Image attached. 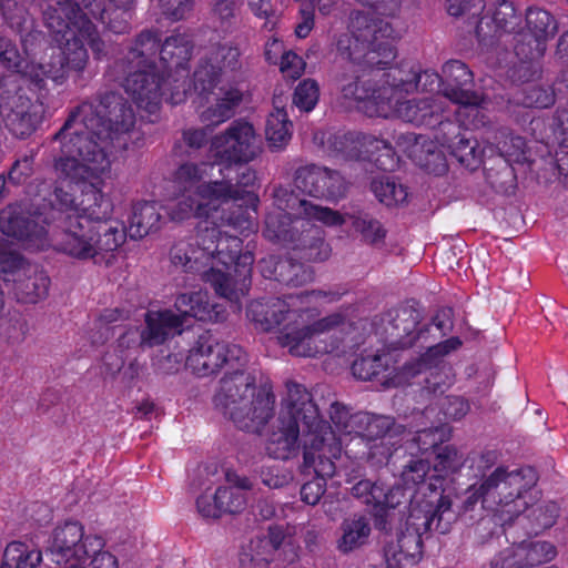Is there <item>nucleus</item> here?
I'll return each mask as SVG.
<instances>
[{
  "instance_id": "28",
  "label": "nucleus",
  "mask_w": 568,
  "mask_h": 568,
  "mask_svg": "<svg viewBox=\"0 0 568 568\" xmlns=\"http://www.w3.org/2000/svg\"><path fill=\"white\" fill-rule=\"evenodd\" d=\"M42 104L33 102L24 94H14L4 116L8 131L18 139L29 138L42 122Z\"/></svg>"
},
{
  "instance_id": "51",
  "label": "nucleus",
  "mask_w": 568,
  "mask_h": 568,
  "mask_svg": "<svg viewBox=\"0 0 568 568\" xmlns=\"http://www.w3.org/2000/svg\"><path fill=\"white\" fill-rule=\"evenodd\" d=\"M292 122L285 109L276 108L266 120L265 134L272 149L284 148L292 136Z\"/></svg>"
},
{
  "instance_id": "44",
  "label": "nucleus",
  "mask_w": 568,
  "mask_h": 568,
  "mask_svg": "<svg viewBox=\"0 0 568 568\" xmlns=\"http://www.w3.org/2000/svg\"><path fill=\"white\" fill-rule=\"evenodd\" d=\"M230 171L221 174L222 180L203 182L199 185L196 197L203 203L210 205V215L222 204H229L231 200H239L242 194L240 190L234 187L233 179L229 178Z\"/></svg>"
},
{
  "instance_id": "20",
  "label": "nucleus",
  "mask_w": 568,
  "mask_h": 568,
  "mask_svg": "<svg viewBox=\"0 0 568 568\" xmlns=\"http://www.w3.org/2000/svg\"><path fill=\"white\" fill-rule=\"evenodd\" d=\"M207 105L200 112V120L206 126H217L232 119L244 99V92L236 82L217 83L210 90L194 88Z\"/></svg>"
},
{
  "instance_id": "3",
  "label": "nucleus",
  "mask_w": 568,
  "mask_h": 568,
  "mask_svg": "<svg viewBox=\"0 0 568 568\" xmlns=\"http://www.w3.org/2000/svg\"><path fill=\"white\" fill-rule=\"evenodd\" d=\"M430 465L424 459H413L402 471L404 487L387 486L382 481L361 479L351 488L356 499L376 510L383 517L386 510L396 508L408 495V499L425 513V529L446 534L454 517L452 498L445 494L446 477L440 474L428 475Z\"/></svg>"
},
{
  "instance_id": "41",
  "label": "nucleus",
  "mask_w": 568,
  "mask_h": 568,
  "mask_svg": "<svg viewBox=\"0 0 568 568\" xmlns=\"http://www.w3.org/2000/svg\"><path fill=\"white\" fill-rule=\"evenodd\" d=\"M161 213L156 201H139L132 206L128 232L131 239H143L160 229Z\"/></svg>"
},
{
  "instance_id": "2",
  "label": "nucleus",
  "mask_w": 568,
  "mask_h": 568,
  "mask_svg": "<svg viewBox=\"0 0 568 568\" xmlns=\"http://www.w3.org/2000/svg\"><path fill=\"white\" fill-rule=\"evenodd\" d=\"M242 246L237 235L212 223L199 226L194 236L174 242L169 257L176 270L200 275L219 296L237 301L250 291L254 264V254Z\"/></svg>"
},
{
  "instance_id": "27",
  "label": "nucleus",
  "mask_w": 568,
  "mask_h": 568,
  "mask_svg": "<svg viewBox=\"0 0 568 568\" xmlns=\"http://www.w3.org/2000/svg\"><path fill=\"white\" fill-rule=\"evenodd\" d=\"M260 271L264 278L276 281L285 286H303L314 278L312 266L297 262L292 256L270 255L260 261Z\"/></svg>"
},
{
  "instance_id": "5",
  "label": "nucleus",
  "mask_w": 568,
  "mask_h": 568,
  "mask_svg": "<svg viewBox=\"0 0 568 568\" xmlns=\"http://www.w3.org/2000/svg\"><path fill=\"white\" fill-rule=\"evenodd\" d=\"M287 395L282 402L278 425L273 429L265 443L266 454L274 459L287 460L298 448L302 433L303 453L308 439L323 442L321 450L331 442H336L332 425L320 416L317 405L305 386L296 382L286 383Z\"/></svg>"
},
{
  "instance_id": "62",
  "label": "nucleus",
  "mask_w": 568,
  "mask_h": 568,
  "mask_svg": "<svg viewBox=\"0 0 568 568\" xmlns=\"http://www.w3.org/2000/svg\"><path fill=\"white\" fill-rule=\"evenodd\" d=\"M320 100V85L316 80H302L293 92V104L303 112H311Z\"/></svg>"
},
{
  "instance_id": "26",
  "label": "nucleus",
  "mask_w": 568,
  "mask_h": 568,
  "mask_svg": "<svg viewBox=\"0 0 568 568\" xmlns=\"http://www.w3.org/2000/svg\"><path fill=\"white\" fill-rule=\"evenodd\" d=\"M0 231L19 241L43 244L48 237L47 226L18 205L0 210Z\"/></svg>"
},
{
  "instance_id": "1",
  "label": "nucleus",
  "mask_w": 568,
  "mask_h": 568,
  "mask_svg": "<svg viewBox=\"0 0 568 568\" xmlns=\"http://www.w3.org/2000/svg\"><path fill=\"white\" fill-rule=\"evenodd\" d=\"M135 124L132 105L120 93L105 91L70 111L52 136L61 144L55 169L74 183H81L78 214L90 223L111 217L113 203L103 192V178L111 172V156L125 150V135Z\"/></svg>"
},
{
  "instance_id": "31",
  "label": "nucleus",
  "mask_w": 568,
  "mask_h": 568,
  "mask_svg": "<svg viewBox=\"0 0 568 568\" xmlns=\"http://www.w3.org/2000/svg\"><path fill=\"white\" fill-rule=\"evenodd\" d=\"M426 136L415 132L400 133L396 136V144L408 158L416 162L426 172L443 175L447 172L446 160L443 154L428 145L425 149Z\"/></svg>"
},
{
  "instance_id": "48",
  "label": "nucleus",
  "mask_w": 568,
  "mask_h": 568,
  "mask_svg": "<svg viewBox=\"0 0 568 568\" xmlns=\"http://www.w3.org/2000/svg\"><path fill=\"white\" fill-rule=\"evenodd\" d=\"M385 75L387 78L386 83L392 87L395 93H412L418 90L423 75L438 79L437 74H428L427 71L422 73L419 67L406 63L390 68Z\"/></svg>"
},
{
  "instance_id": "45",
  "label": "nucleus",
  "mask_w": 568,
  "mask_h": 568,
  "mask_svg": "<svg viewBox=\"0 0 568 568\" xmlns=\"http://www.w3.org/2000/svg\"><path fill=\"white\" fill-rule=\"evenodd\" d=\"M352 374L361 381H381L383 385L388 386V377L392 374L389 366V356L387 354L361 355L352 364Z\"/></svg>"
},
{
  "instance_id": "55",
  "label": "nucleus",
  "mask_w": 568,
  "mask_h": 568,
  "mask_svg": "<svg viewBox=\"0 0 568 568\" xmlns=\"http://www.w3.org/2000/svg\"><path fill=\"white\" fill-rule=\"evenodd\" d=\"M172 221L182 222L190 217H210V205L203 204L194 194H181V197L168 207Z\"/></svg>"
},
{
  "instance_id": "40",
  "label": "nucleus",
  "mask_w": 568,
  "mask_h": 568,
  "mask_svg": "<svg viewBox=\"0 0 568 568\" xmlns=\"http://www.w3.org/2000/svg\"><path fill=\"white\" fill-rule=\"evenodd\" d=\"M462 346L463 341L458 336H452L435 345H429L419 357L405 363L403 372L405 375L414 377L426 369L436 368L444 357L458 351Z\"/></svg>"
},
{
  "instance_id": "16",
  "label": "nucleus",
  "mask_w": 568,
  "mask_h": 568,
  "mask_svg": "<svg viewBox=\"0 0 568 568\" xmlns=\"http://www.w3.org/2000/svg\"><path fill=\"white\" fill-rule=\"evenodd\" d=\"M321 444L323 445V442L315 438L308 439L304 452L303 470H312L315 477L303 484L300 494L302 501L311 506H315L325 494L326 479L335 475V460L342 456L339 440L331 442L323 450L318 448Z\"/></svg>"
},
{
  "instance_id": "58",
  "label": "nucleus",
  "mask_w": 568,
  "mask_h": 568,
  "mask_svg": "<svg viewBox=\"0 0 568 568\" xmlns=\"http://www.w3.org/2000/svg\"><path fill=\"white\" fill-rule=\"evenodd\" d=\"M62 41H65V49L59 54L63 58L67 72H83L89 61L88 50L83 43V41L87 40L77 31L71 38L67 37L65 39H62Z\"/></svg>"
},
{
  "instance_id": "46",
  "label": "nucleus",
  "mask_w": 568,
  "mask_h": 568,
  "mask_svg": "<svg viewBox=\"0 0 568 568\" xmlns=\"http://www.w3.org/2000/svg\"><path fill=\"white\" fill-rule=\"evenodd\" d=\"M213 168L211 163L201 162H183L172 174V182L175 190L180 194L192 193L196 195L199 185H202L204 178L207 175V168Z\"/></svg>"
},
{
  "instance_id": "8",
  "label": "nucleus",
  "mask_w": 568,
  "mask_h": 568,
  "mask_svg": "<svg viewBox=\"0 0 568 568\" xmlns=\"http://www.w3.org/2000/svg\"><path fill=\"white\" fill-rule=\"evenodd\" d=\"M172 310H149L144 314L145 326L141 331V342L148 347L162 345L170 336L181 334L187 317L201 322H223L226 318V310L223 305L213 303L206 291L181 293L174 301Z\"/></svg>"
},
{
  "instance_id": "42",
  "label": "nucleus",
  "mask_w": 568,
  "mask_h": 568,
  "mask_svg": "<svg viewBox=\"0 0 568 568\" xmlns=\"http://www.w3.org/2000/svg\"><path fill=\"white\" fill-rule=\"evenodd\" d=\"M447 150L463 166L470 171H475L483 164L486 179L493 186L496 185L497 179H495L494 168L488 166V163L484 161L483 150L479 148L476 139L468 136V133H466Z\"/></svg>"
},
{
  "instance_id": "19",
  "label": "nucleus",
  "mask_w": 568,
  "mask_h": 568,
  "mask_svg": "<svg viewBox=\"0 0 568 568\" xmlns=\"http://www.w3.org/2000/svg\"><path fill=\"white\" fill-rule=\"evenodd\" d=\"M294 185L305 195L326 201H337L346 193L345 180L338 171L316 164L297 168Z\"/></svg>"
},
{
  "instance_id": "13",
  "label": "nucleus",
  "mask_w": 568,
  "mask_h": 568,
  "mask_svg": "<svg viewBox=\"0 0 568 568\" xmlns=\"http://www.w3.org/2000/svg\"><path fill=\"white\" fill-rule=\"evenodd\" d=\"M558 21L547 9L529 6L525 10V27L514 36V52L524 63L540 61L548 41L558 32Z\"/></svg>"
},
{
  "instance_id": "33",
  "label": "nucleus",
  "mask_w": 568,
  "mask_h": 568,
  "mask_svg": "<svg viewBox=\"0 0 568 568\" xmlns=\"http://www.w3.org/2000/svg\"><path fill=\"white\" fill-rule=\"evenodd\" d=\"M444 99L425 98L395 101L394 112L405 122L426 129L434 128L443 116Z\"/></svg>"
},
{
  "instance_id": "14",
  "label": "nucleus",
  "mask_w": 568,
  "mask_h": 568,
  "mask_svg": "<svg viewBox=\"0 0 568 568\" xmlns=\"http://www.w3.org/2000/svg\"><path fill=\"white\" fill-rule=\"evenodd\" d=\"M104 539L99 535H85L83 526L75 520H68L58 526L49 546L51 560L67 568H85L90 551L104 548Z\"/></svg>"
},
{
  "instance_id": "4",
  "label": "nucleus",
  "mask_w": 568,
  "mask_h": 568,
  "mask_svg": "<svg viewBox=\"0 0 568 568\" xmlns=\"http://www.w3.org/2000/svg\"><path fill=\"white\" fill-rule=\"evenodd\" d=\"M538 476L532 467H521L507 471L497 467L483 483V507L493 511L506 526L515 519L525 521L534 517L529 534L538 535L555 524V515L549 513L548 506L534 505L532 490Z\"/></svg>"
},
{
  "instance_id": "30",
  "label": "nucleus",
  "mask_w": 568,
  "mask_h": 568,
  "mask_svg": "<svg viewBox=\"0 0 568 568\" xmlns=\"http://www.w3.org/2000/svg\"><path fill=\"white\" fill-rule=\"evenodd\" d=\"M84 9L109 31L122 34L130 29L135 0H81Z\"/></svg>"
},
{
  "instance_id": "39",
  "label": "nucleus",
  "mask_w": 568,
  "mask_h": 568,
  "mask_svg": "<svg viewBox=\"0 0 568 568\" xmlns=\"http://www.w3.org/2000/svg\"><path fill=\"white\" fill-rule=\"evenodd\" d=\"M530 130L540 143L547 146L558 144L568 149V109L557 108L548 124L544 119H532Z\"/></svg>"
},
{
  "instance_id": "29",
  "label": "nucleus",
  "mask_w": 568,
  "mask_h": 568,
  "mask_svg": "<svg viewBox=\"0 0 568 568\" xmlns=\"http://www.w3.org/2000/svg\"><path fill=\"white\" fill-rule=\"evenodd\" d=\"M418 325V313L412 308L389 310L382 317L384 343L392 351L414 346L412 333Z\"/></svg>"
},
{
  "instance_id": "63",
  "label": "nucleus",
  "mask_w": 568,
  "mask_h": 568,
  "mask_svg": "<svg viewBox=\"0 0 568 568\" xmlns=\"http://www.w3.org/2000/svg\"><path fill=\"white\" fill-rule=\"evenodd\" d=\"M463 454L453 445L439 446L436 449V463L434 465L435 473L454 474L457 473L465 464Z\"/></svg>"
},
{
  "instance_id": "25",
  "label": "nucleus",
  "mask_w": 568,
  "mask_h": 568,
  "mask_svg": "<svg viewBox=\"0 0 568 568\" xmlns=\"http://www.w3.org/2000/svg\"><path fill=\"white\" fill-rule=\"evenodd\" d=\"M362 34L367 41L366 61L378 70H385L396 58L395 41L398 38L393 26L378 19L368 24Z\"/></svg>"
},
{
  "instance_id": "50",
  "label": "nucleus",
  "mask_w": 568,
  "mask_h": 568,
  "mask_svg": "<svg viewBox=\"0 0 568 568\" xmlns=\"http://www.w3.org/2000/svg\"><path fill=\"white\" fill-rule=\"evenodd\" d=\"M67 67L60 54L51 55L50 61L45 63L30 62L26 70V77L39 89L44 87L45 80L50 79L57 84H61L68 77Z\"/></svg>"
},
{
  "instance_id": "9",
  "label": "nucleus",
  "mask_w": 568,
  "mask_h": 568,
  "mask_svg": "<svg viewBox=\"0 0 568 568\" xmlns=\"http://www.w3.org/2000/svg\"><path fill=\"white\" fill-rule=\"evenodd\" d=\"M263 235L267 241L293 251L296 257L306 262H324L332 253L321 226L288 212L267 214Z\"/></svg>"
},
{
  "instance_id": "10",
  "label": "nucleus",
  "mask_w": 568,
  "mask_h": 568,
  "mask_svg": "<svg viewBox=\"0 0 568 568\" xmlns=\"http://www.w3.org/2000/svg\"><path fill=\"white\" fill-rule=\"evenodd\" d=\"M248 364V355L236 344L220 342L210 331L202 332L193 342L185 358V366L197 377L240 369Z\"/></svg>"
},
{
  "instance_id": "60",
  "label": "nucleus",
  "mask_w": 568,
  "mask_h": 568,
  "mask_svg": "<svg viewBox=\"0 0 568 568\" xmlns=\"http://www.w3.org/2000/svg\"><path fill=\"white\" fill-rule=\"evenodd\" d=\"M372 191L377 200L386 206L403 204L408 196L407 187L397 184L389 178L374 179Z\"/></svg>"
},
{
  "instance_id": "36",
  "label": "nucleus",
  "mask_w": 568,
  "mask_h": 568,
  "mask_svg": "<svg viewBox=\"0 0 568 568\" xmlns=\"http://www.w3.org/2000/svg\"><path fill=\"white\" fill-rule=\"evenodd\" d=\"M13 293L18 302L34 304L48 296L51 280L38 265L27 264L17 277H13Z\"/></svg>"
},
{
  "instance_id": "18",
  "label": "nucleus",
  "mask_w": 568,
  "mask_h": 568,
  "mask_svg": "<svg viewBox=\"0 0 568 568\" xmlns=\"http://www.w3.org/2000/svg\"><path fill=\"white\" fill-rule=\"evenodd\" d=\"M443 97L450 102L462 106V112L467 110L473 118L478 114L481 95L475 90L474 74L466 63L460 60H449L442 69Z\"/></svg>"
},
{
  "instance_id": "64",
  "label": "nucleus",
  "mask_w": 568,
  "mask_h": 568,
  "mask_svg": "<svg viewBox=\"0 0 568 568\" xmlns=\"http://www.w3.org/2000/svg\"><path fill=\"white\" fill-rule=\"evenodd\" d=\"M221 516L223 514H240L246 507V494L233 487H219L215 490Z\"/></svg>"
},
{
  "instance_id": "47",
  "label": "nucleus",
  "mask_w": 568,
  "mask_h": 568,
  "mask_svg": "<svg viewBox=\"0 0 568 568\" xmlns=\"http://www.w3.org/2000/svg\"><path fill=\"white\" fill-rule=\"evenodd\" d=\"M94 242L97 263L103 258V253L114 252L125 241V227L118 221L105 220L94 225Z\"/></svg>"
},
{
  "instance_id": "7",
  "label": "nucleus",
  "mask_w": 568,
  "mask_h": 568,
  "mask_svg": "<svg viewBox=\"0 0 568 568\" xmlns=\"http://www.w3.org/2000/svg\"><path fill=\"white\" fill-rule=\"evenodd\" d=\"M213 400L225 417L245 432H258L274 414L272 388L263 385L256 392L255 377L246 367L226 371Z\"/></svg>"
},
{
  "instance_id": "23",
  "label": "nucleus",
  "mask_w": 568,
  "mask_h": 568,
  "mask_svg": "<svg viewBox=\"0 0 568 568\" xmlns=\"http://www.w3.org/2000/svg\"><path fill=\"white\" fill-rule=\"evenodd\" d=\"M476 115L473 118L468 111L463 113L462 106L458 105L452 110L444 100L443 116L438 119V124L432 128L433 139L445 149L453 146L460 136L485 124V114L481 109H478Z\"/></svg>"
},
{
  "instance_id": "11",
  "label": "nucleus",
  "mask_w": 568,
  "mask_h": 568,
  "mask_svg": "<svg viewBox=\"0 0 568 568\" xmlns=\"http://www.w3.org/2000/svg\"><path fill=\"white\" fill-rule=\"evenodd\" d=\"M260 153V145L253 124L243 119L234 120L210 142L212 165H217L220 174L252 162Z\"/></svg>"
},
{
  "instance_id": "43",
  "label": "nucleus",
  "mask_w": 568,
  "mask_h": 568,
  "mask_svg": "<svg viewBox=\"0 0 568 568\" xmlns=\"http://www.w3.org/2000/svg\"><path fill=\"white\" fill-rule=\"evenodd\" d=\"M0 12L7 24L20 33L24 53L28 57L31 55L37 44L43 39V36L39 31H30L24 36L22 34L27 23V11L23 6H20L16 0H0Z\"/></svg>"
},
{
  "instance_id": "22",
  "label": "nucleus",
  "mask_w": 568,
  "mask_h": 568,
  "mask_svg": "<svg viewBox=\"0 0 568 568\" xmlns=\"http://www.w3.org/2000/svg\"><path fill=\"white\" fill-rule=\"evenodd\" d=\"M520 24L521 14L511 0H496L477 22L475 33L479 43L493 45L503 34L515 36Z\"/></svg>"
},
{
  "instance_id": "38",
  "label": "nucleus",
  "mask_w": 568,
  "mask_h": 568,
  "mask_svg": "<svg viewBox=\"0 0 568 568\" xmlns=\"http://www.w3.org/2000/svg\"><path fill=\"white\" fill-rule=\"evenodd\" d=\"M423 554V540L415 531H402L397 541L385 549L387 568H408L416 565Z\"/></svg>"
},
{
  "instance_id": "17",
  "label": "nucleus",
  "mask_w": 568,
  "mask_h": 568,
  "mask_svg": "<svg viewBox=\"0 0 568 568\" xmlns=\"http://www.w3.org/2000/svg\"><path fill=\"white\" fill-rule=\"evenodd\" d=\"M54 250L77 261L97 264L94 224L81 214H67L60 221Z\"/></svg>"
},
{
  "instance_id": "53",
  "label": "nucleus",
  "mask_w": 568,
  "mask_h": 568,
  "mask_svg": "<svg viewBox=\"0 0 568 568\" xmlns=\"http://www.w3.org/2000/svg\"><path fill=\"white\" fill-rule=\"evenodd\" d=\"M526 160V141L521 136H510L508 141L503 143L498 155L499 171L496 175L507 179H514V169L511 163H523Z\"/></svg>"
},
{
  "instance_id": "59",
  "label": "nucleus",
  "mask_w": 568,
  "mask_h": 568,
  "mask_svg": "<svg viewBox=\"0 0 568 568\" xmlns=\"http://www.w3.org/2000/svg\"><path fill=\"white\" fill-rule=\"evenodd\" d=\"M516 101L525 108L547 109L555 104L556 94L549 85L528 83L518 91Z\"/></svg>"
},
{
  "instance_id": "37",
  "label": "nucleus",
  "mask_w": 568,
  "mask_h": 568,
  "mask_svg": "<svg viewBox=\"0 0 568 568\" xmlns=\"http://www.w3.org/2000/svg\"><path fill=\"white\" fill-rule=\"evenodd\" d=\"M194 49L191 36L173 33L165 38L160 49V60L164 68L165 79L172 71L186 70Z\"/></svg>"
},
{
  "instance_id": "34",
  "label": "nucleus",
  "mask_w": 568,
  "mask_h": 568,
  "mask_svg": "<svg viewBox=\"0 0 568 568\" xmlns=\"http://www.w3.org/2000/svg\"><path fill=\"white\" fill-rule=\"evenodd\" d=\"M318 335L310 325L302 327L291 326L287 323L283 326L277 337L283 347H287L293 356L316 357L320 354L327 353L326 344L317 342Z\"/></svg>"
},
{
  "instance_id": "54",
  "label": "nucleus",
  "mask_w": 568,
  "mask_h": 568,
  "mask_svg": "<svg viewBox=\"0 0 568 568\" xmlns=\"http://www.w3.org/2000/svg\"><path fill=\"white\" fill-rule=\"evenodd\" d=\"M131 312L123 307L104 308L95 321L99 337L92 336L93 344H103L114 336L122 323L130 318Z\"/></svg>"
},
{
  "instance_id": "24",
  "label": "nucleus",
  "mask_w": 568,
  "mask_h": 568,
  "mask_svg": "<svg viewBox=\"0 0 568 568\" xmlns=\"http://www.w3.org/2000/svg\"><path fill=\"white\" fill-rule=\"evenodd\" d=\"M273 197L276 206L283 211H293V216H301L302 219L318 221L326 226H341L345 223L344 216L336 210L327 206L313 204L312 202L300 199L293 190L286 186H277L274 189Z\"/></svg>"
},
{
  "instance_id": "61",
  "label": "nucleus",
  "mask_w": 568,
  "mask_h": 568,
  "mask_svg": "<svg viewBox=\"0 0 568 568\" xmlns=\"http://www.w3.org/2000/svg\"><path fill=\"white\" fill-rule=\"evenodd\" d=\"M352 226L362 235L363 241L369 245L384 243L387 235L384 225L368 214L353 216Z\"/></svg>"
},
{
  "instance_id": "57",
  "label": "nucleus",
  "mask_w": 568,
  "mask_h": 568,
  "mask_svg": "<svg viewBox=\"0 0 568 568\" xmlns=\"http://www.w3.org/2000/svg\"><path fill=\"white\" fill-rule=\"evenodd\" d=\"M36 156L33 150L18 155L7 171L1 174L12 187H22L31 182L36 173Z\"/></svg>"
},
{
  "instance_id": "12",
  "label": "nucleus",
  "mask_w": 568,
  "mask_h": 568,
  "mask_svg": "<svg viewBox=\"0 0 568 568\" xmlns=\"http://www.w3.org/2000/svg\"><path fill=\"white\" fill-rule=\"evenodd\" d=\"M43 21L49 31L62 41L68 34L79 32L87 40L97 60L105 55V43L101 39L97 26L88 18L78 2L73 0H57L55 6H49L43 11Z\"/></svg>"
},
{
  "instance_id": "35",
  "label": "nucleus",
  "mask_w": 568,
  "mask_h": 568,
  "mask_svg": "<svg viewBox=\"0 0 568 568\" xmlns=\"http://www.w3.org/2000/svg\"><path fill=\"white\" fill-rule=\"evenodd\" d=\"M260 199L253 191H245L239 196V200H231L227 209H223L221 215L222 226H230L240 234L253 231L255 223L253 214H256Z\"/></svg>"
},
{
  "instance_id": "32",
  "label": "nucleus",
  "mask_w": 568,
  "mask_h": 568,
  "mask_svg": "<svg viewBox=\"0 0 568 568\" xmlns=\"http://www.w3.org/2000/svg\"><path fill=\"white\" fill-rule=\"evenodd\" d=\"M246 314L264 332L281 326L286 320L300 316L298 311L291 310L287 302L280 297L255 300L248 304Z\"/></svg>"
},
{
  "instance_id": "15",
  "label": "nucleus",
  "mask_w": 568,
  "mask_h": 568,
  "mask_svg": "<svg viewBox=\"0 0 568 568\" xmlns=\"http://www.w3.org/2000/svg\"><path fill=\"white\" fill-rule=\"evenodd\" d=\"M329 142L332 151L345 159L371 162L384 172H392L398 166L392 143L376 135L349 132L335 134Z\"/></svg>"
},
{
  "instance_id": "49",
  "label": "nucleus",
  "mask_w": 568,
  "mask_h": 568,
  "mask_svg": "<svg viewBox=\"0 0 568 568\" xmlns=\"http://www.w3.org/2000/svg\"><path fill=\"white\" fill-rule=\"evenodd\" d=\"M342 537L338 540V549L348 554L365 545L371 535V526L364 516H354L342 524Z\"/></svg>"
},
{
  "instance_id": "56",
  "label": "nucleus",
  "mask_w": 568,
  "mask_h": 568,
  "mask_svg": "<svg viewBox=\"0 0 568 568\" xmlns=\"http://www.w3.org/2000/svg\"><path fill=\"white\" fill-rule=\"evenodd\" d=\"M41 560V551L29 549L24 542L12 541L4 549L1 568H36Z\"/></svg>"
},
{
  "instance_id": "6",
  "label": "nucleus",
  "mask_w": 568,
  "mask_h": 568,
  "mask_svg": "<svg viewBox=\"0 0 568 568\" xmlns=\"http://www.w3.org/2000/svg\"><path fill=\"white\" fill-rule=\"evenodd\" d=\"M160 49L161 32L156 29L142 30L125 55L109 69L110 77L123 87L139 109L149 114H155L162 102L165 74L155 62Z\"/></svg>"
},
{
  "instance_id": "52",
  "label": "nucleus",
  "mask_w": 568,
  "mask_h": 568,
  "mask_svg": "<svg viewBox=\"0 0 568 568\" xmlns=\"http://www.w3.org/2000/svg\"><path fill=\"white\" fill-rule=\"evenodd\" d=\"M517 557L523 568H532L551 561L556 555V547L549 541H523L516 545Z\"/></svg>"
},
{
  "instance_id": "21",
  "label": "nucleus",
  "mask_w": 568,
  "mask_h": 568,
  "mask_svg": "<svg viewBox=\"0 0 568 568\" xmlns=\"http://www.w3.org/2000/svg\"><path fill=\"white\" fill-rule=\"evenodd\" d=\"M241 51L235 44H220L216 50L201 58L193 72V88L210 90L221 83L223 70L236 72L241 70Z\"/></svg>"
}]
</instances>
